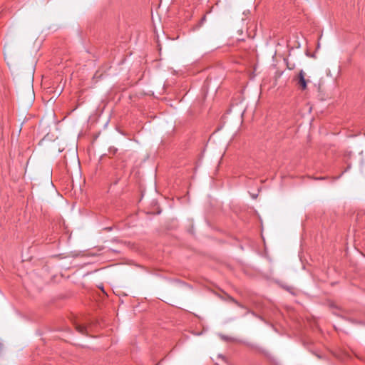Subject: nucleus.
Masks as SVG:
<instances>
[{
	"label": "nucleus",
	"instance_id": "39448f33",
	"mask_svg": "<svg viewBox=\"0 0 365 365\" xmlns=\"http://www.w3.org/2000/svg\"><path fill=\"white\" fill-rule=\"evenodd\" d=\"M231 301L233 302L236 305H237L240 307H244L240 303H239L237 301L234 299L233 298H231Z\"/></svg>",
	"mask_w": 365,
	"mask_h": 365
},
{
	"label": "nucleus",
	"instance_id": "20e7f679",
	"mask_svg": "<svg viewBox=\"0 0 365 365\" xmlns=\"http://www.w3.org/2000/svg\"><path fill=\"white\" fill-rule=\"evenodd\" d=\"M351 155H352L351 151H345V152H344V159L345 158H351Z\"/></svg>",
	"mask_w": 365,
	"mask_h": 365
},
{
	"label": "nucleus",
	"instance_id": "7ed1b4c3",
	"mask_svg": "<svg viewBox=\"0 0 365 365\" xmlns=\"http://www.w3.org/2000/svg\"><path fill=\"white\" fill-rule=\"evenodd\" d=\"M330 307L332 309V312L336 315L341 314V309L335 305L334 302L330 303Z\"/></svg>",
	"mask_w": 365,
	"mask_h": 365
},
{
	"label": "nucleus",
	"instance_id": "423d86ee",
	"mask_svg": "<svg viewBox=\"0 0 365 365\" xmlns=\"http://www.w3.org/2000/svg\"><path fill=\"white\" fill-rule=\"evenodd\" d=\"M346 163L348 165L347 168H349L351 167V163L346 161Z\"/></svg>",
	"mask_w": 365,
	"mask_h": 365
},
{
	"label": "nucleus",
	"instance_id": "0eeeda50",
	"mask_svg": "<svg viewBox=\"0 0 365 365\" xmlns=\"http://www.w3.org/2000/svg\"><path fill=\"white\" fill-rule=\"evenodd\" d=\"M252 314H253V315H255V313H254V312H252ZM256 317H257V315H256ZM257 317H258V316H257ZM259 318L261 320H263L262 317H259Z\"/></svg>",
	"mask_w": 365,
	"mask_h": 365
},
{
	"label": "nucleus",
	"instance_id": "6e6552de",
	"mask_svg": "<svg viewBox=\"0 0 365 365\" xmlns=\"http://www.w3.org/2000/svg\"><path fill=\"white\" fill-rule=\"evenodd\" d=\"M222 338H223L225 340H227V337L223 336Z\"/></svg>",
	"mask_w": 365,
	"mask_h": 365
},
{
	"label": "nucleus",
	"instance_id": "f257e3e1",
	"mask_svg": "<svg viewBox=\"0 0 365 365\" xmlns=\"http://www.w3.org/2000/svg\"><path fill=\"white\" fill-rule=\"evenodd\" d=\"M306 77L307 73L301 69L293 78V81L296 83L297 87L302 91L306 90L307 88V83L310 82V81L306 78Z\"/></svg>",
	"mask_w": 365,
	"mask_h": 365
},
{
	"label": "nucleus",
	"instance_id": "f03ea898",
	"mask_svg": "<svg viewBox=\"0 0 365 365\" xmlns=\"http://www.w3.org/2000/svg\"><path fill=\"white\" fill-rule=\"evenodd\" d=\"M75 327H76V330L79 333H81L82 334H85V335L87 334V326L86 325L76 322Z\"/></svg>",
	"mask_w": 365,
	"mask_h": 365
}]
</instances>
